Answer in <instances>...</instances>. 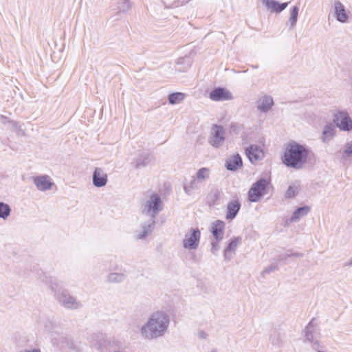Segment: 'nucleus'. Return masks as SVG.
<instances>
[{"label":"nucleus","mask_w":352,"mask_h":352,"mask_svg":"<svg viewBox=\"0 0 352 352\" xmlns=\"http://www.w3.org/2000/svg\"><path fill=\"white\" fill-rule=\"evenodd\" d=\"M210 170L208 168H201L198 170L196 175L194 176L202 185L209 179Z\"/></svg>","instance_id":"bb28decb"},{"label":"nucleus","mask_w":352,"mask_h":352,"mask_svg":"<svg viewBox=\"0 0 352 352\" xmlns=\"http://www.w3.org/2000/svg\"><path fill=\"white\" fill-rule=\"evenodd\" d=\"M53 342H54V344H56L57 346H59L61 342V344H62L61 346H63L64 345H65L67 347H69L70 349L76 351V352H79V351H80L79 347L76 344V343L74 341L69 340L67 337H61V341H59L56 338H54Z\"/></svg>","instance_id":"5701e85b"},{"label":"nucleus","mask_w":352,"mask_h":352,"mask_svg":"<svg viewBox=\"0 0 352 352\" xmlns=\"http://www.w3.org/2000/svg\"><path fill=\"white\" fill-rule=\"evenodd\" d=\"M351 156H352V140L346 143L342 154L344 159L350 157Z\"/></svg>","instance_id":"c9c22d12"},{"label":"nucleus","mask_w":352,"mask_h":352,"mask_svg":"<svg viewBox=\"0 0 352 352\" xmlns=\"http://www.w3.org/2000/svg\"><path fill=\"white\" fill-rule=\"evenodd\" d=\"M296 256V257H302L303 256V254L302 253H299V252H294V253H292V254H281L278 256V260L279 261H283L285 259H286L287 257H289V256Z\"/></svg>","instance_id":"58836bf2"},{"label":"nucleus","mask_w":352,"mask_h":352,"mask_svg":"<svg viewBox=\"0 0 352 352\" xmlns=\"http://www.w3.org/2000/svg\"><path fill=\"white\" fill-rule=\"evenodd\" d=\"M210 98L214 101L228 100L232 98V94L223 87L214 89L210 93Z\"/></svg>","instance_id":"9d476101"},{"label":"nucleus","mask_w":352,"mask_h":352,"mask_svg":"<svg viewBox=\"0 0 352 352\" xmlns=\"http://www.w3.org/2000/svg\"><path fill=\"white\" fill-rule=\"evenodd\" d=\"M333 124L341 131H352V119L346 110H338L333 115Z\"/></svg>","instance_id":"39448f33"},{"label":"nucleus","mask_w":352,"mask_h":352,"mask_svg":"<svg viewBox=\"0 0 352 352\" xmlns=\"http://www.w3.org/2000/svg\"><path fill=\"white\" fill-rule=\"evenodd\" d=\"M113 352H126L124 351H120V350H117V351H114Z\"/></svg>","instance_id":"de8ad7c7"},{"label":"nucleus","mask_w":352,"mask_h":352,"mask_svg":"<svg viewBox=\"0 0 352 352\" xmlns=\"http://www.w3.org/2000/svg\"><path fill=\"white\" fill-rule=\"evenodd\" d=\"M38 323L41 327H43L47 331H52L56 325L54 321L52 319L44 315L40 316L38 320Z\"/></svg>","instance_id":"a878e982"},{"label":"nucleus","mask_w":352,"mask_h":352,"mask_svg":"<svg viewBox=\"0 0 352 352\" xmlns=\"http://www.w3.org/2000/svg\"><path fill=\"white\" fill-rule=\"evenodd\" d=\"M210 352H217V351L216 349H213Z\"/></svg>","instance_id":"09e8293b"},{"label":"nucleus","mask_w":352,"mask_h":352,"mask_svg":"<svg viewBox=\"0 0 352 352\" xmlns=\"http://www.w3.org/2000/svg\"><path fill=\"white\" fill-rule=\"evenodd\" d=\"M243 165L242 159L239 154L233 155L226 161V167L228 170L235 171Z\"/></svg>","instance_id":"6ab92c4d"},{"label":"nucleus","mask_w":352,"mask_h":352,"mask_svg":"<svg viewBox=\"0 0 352 352\" xmlns=\"http://www.w3.org/2000/svg\"><path fill=\"white\" fill-rule=\"evenodd\" d=\"M225 134L226 131L222 126L214 124L208 138V143L214 148L221 147L225 142Z\"/></svg>","instance_id":"0eeeda50"},{"label":"nucleus","mask_w":352,"mask_h":352,"mask_svg":"<svg viewBox=\"0 0 352 352\" xmlns=\"http://www.w3.org/2000/svg\"><path fill=\"white\" fill-rule=\"evenodd\" d=\"M314 320H311L309 324L306 326L304 333H305V340L312 342H314Z\"/></svg>","instance_id":"c85d7f7f"},{"label":"nucleus","mask_w":352,"mask_h":352,"mask_svg":"<svg viewBox=\"0 0 352 352\" xmlns=\"http://www.w3.org/2000/svg\"><path fill=\"white\" fill-rule=\"evenodd\" d=\"M163 207L160 197L157 194H152L143 205L142 214L155 219L159 212L163 210Z\"/></svg>","instance_id":"20e7f679"},{"label":"nucleus","mask_w":352,"mask_h":352,"mask_svg":"<svg viewBox=\"0 0 352 352\" xmlns=\"http://www.w3.org/2000/svg\"><path fill=\"white\" fill-rule=\"evenodd\" d=\"M204 185L201 184L194 176L189 182H186L184 185V190L186 194L191 195L194 190L201 189Z\"/></svg>","instance_id":"a211bd4d"},{"label":"nucleus","mask_w":352,"mask_h":352,"mask_svg":"<svg viewBox=\"0 0 352 352\" xmlns=\"http://www.w3.org/2000/svg\"><path fill=\"white\" fill-rule=\"evenodd\" d=\"M155 226V219L149 218L148 221L142 224L141 230L138 232L136 238L138 239H146L149 234H151L153 232Z\"/></svg>","instance_id":"1a4fd4ad"},{"label":"nucleus","mask_w":352,"mask_h":352,"mask_svg":"<svg viewBox=\"0 0 352 352\" xmlns=\"http://www.w3.org/2000/svg\"><path fill=\"white\" fill-rule=\"evenodd\" d=\"M288 6V3H280L278 1L271 0L270 3L266 6L270 9L272 12L279 13L284 10Z\"/></svg>","instance_id":"cd10ccee"},{"label":"nucleus","mask_w":352,"mask_h":352,"mask_svg":"<svg viewBox=\"0 0 352 352\" xmlns=\"http://www.w3.org/2000/svg\"><path fill=\"white\" fill-rule=\"evenodd\" d=\"M170 322V316L165 311L153 312L140 329L142 337L148 340L163 337L168 331Z\"/></svg>","instance_id":"f257e3e1"},{"label":"nucleus","mask_w":352,"mask_h":352,"mask_svg":"<svg viewBox=\"0 0 352 352\" xmlns=\"http://www.w3.org/2000/svg\"><path fill=\"white\" fill-rule=\"evenodd\" d=\"M200 238L201 232L197 228L190 229L185 234L183 247L188 250H196L199 247Z\"/></svg>","instance_id":"6e6552de"},{"label":"nucleus","mask_w":352,"mask_h":352,"mask_svg":"<svg viewBox=\"0 0 352 352\" xmlns=\"http://www.w3.org/2000/svg\"><path fill=\"white\" fill-rule=\"evenodd\" d=\"M245 154L252 163H255L263 157V152L256 145H251L245 149Z\"/></svg>","instance_id":"2eb2a0df"},{"label":"nucleus","mask_w":352,"mask_h":352,"mask_svg":"<svg viewBox=\"0 0 352 352\" xmlns=\"http://www.w3.org/2000/svg\"><path fill=\"white\" fill-rule=\"evenodd\" d=\"M263 3L265 4V6H267L270 2L271 1L270 0H261Z\"/></svg>","instance_id":"49530a36"},{"label":"nucleus","mask_w":352,"mask_h":352,"mask_svg":"<svg viewBox=\"0 0 352 352\" xmlns=\"http://www.w3.org/2000/svg\"><path fill=\"white\" fill-rule=\"evenodd\" d=\"M33 181L37 189L41 191L50 190L54 184L47 175H40L34 177L33 178Z\"/></svg>","instance_id":"ddd939ff"},{"label":"nucleus","mask_w":352,"mask_h":352,"mask_svg":"<svg viewBox=\"0 0 352 352\" xmlns=\"http://www.w3.org/2000/svg\"><path fill=\"white\" fill-rule=\"evenodd\" d=\"M219 191L217 189H214L210 191L207 197V201L209 206H213L215 202L219 199Z\"/></svg>","instance_id":"72a5a7b5"},{"label":"nucleus","mask_w":352,"mask_h":352,"mask_svg":"<svg viewBox=\"0 0 352 352\" xmlns=\"http://www.w3.org/2000/svg\"><path fill=\"white\" fill-rule=\"evenodd\" d=\"M11 212L10 206L4 202L0 201V219H6Z\"/></svg>","instance_id":"7c9ffc66"},{"label":"nucleus","mask_w":352,"mask_h":352,"mask_svg":"<svg viewBox=\"0 0 352 352\" xmlns=\"http://www.w3.org/2000/svg\"><path fill=\"white\" fill-rule=\"evenodd\" d=\"M162 3H164L165 8L166 9L177 8L179 6V1H175L170 6H167L164 1H162Z\"/></svg>","instance_id":"a19ab883"},{"label":"nucleus","mask_w":352,"mask_h":352,"mask_svg":"<svg viewBox=\"0 0 352 352\" xmlns=\"http://www.w3.org/2000/svg\"><path fill=\"white\" fill-rule=\"evenodd\" d=\"M114 4L118 12H126L131 8V3L129 0H115Z\"/></svg>","instance_id":"c756f323"},{"label":"nucleus","mask_w":352,"mask_h":352,"mask_svg":"<svg viewBox=\"0 0 352 352\" xmlns=\"http://www.w3.org/2000/svg\"><path fill=\"white\" fill-rule=\"evenodd\" d=\"M270 341L274 345H278L280 343L279 333H274L272 334L270 337Z\"/></svg>","instance_id":"4c0bfd02"},{"label":"nucleus","mask_w":352,"mask_h":352,"mask_svg":"<svg viewBox=\"0 0 352 352\" xmlns=\"http://www.w3.org/2000/svg\"><path fill=\"white\" fill-rule=\"evenodd\" d=\"M274 104L273 98L270 96H265L262 98L258 109L262 112H267Z\"/></svg>","instance_id":"393cba45"},{"label":"nucleus","mask_w":352,"mask_h":352,"mask_svg":"<svg viewBox=\"0 0 352 352\" xmlns=\"http://www.w3.org/2000/svg\"><path fill=\"white\" fill-rule=\"evenodd\" d=\"M268 182L265 178H261L253 184L248 192V199L251 202H257L267 192Z\"/></svg>","instance_id":"423d86ee"},{"label":"nucleus","mask_w":352,"mask_h":352,"mask_svg":"<svg viewBox=\"0 0 352 352\" xmlns=\"http://www.w3.org/2000/svg\"><path fill=\"white\" fill-rule=\"evenodd\" d=\"M184 98V94L181 92H175L168 95V102L171 104H175L180 101H182Z\"/></svg>","instance_id":"473e14b6"},{"label":"nucleus","mask_w":352,"mask_h":352,"mask_svg":"<svg viewBox=\"0 0 352 352\" xmlns=\"http://www.w3.org/2000/svg\"><path fill=\"white\" fill-rule=\"evenodd\" d=\"M344 266H345V267L352 266V258L350 260H349L348 261L345 262L344 263Z\"/></svg>","instance_id":"37998d69"},{"label":"nucleus","mask_w":352,"mask_h":352,"mask_svg":"<svg viewBox=\"0 0 352 352\" xmlns=\"http://www.w3.org/2000/svg\"><path fill=\"white\" fill-rule=\"evenodd\" d=\"M198 335H199V338H200L201 339H205V338H206V336H207V334L204 331L199 332Z\"/></svg>","instance_id":"79ce46f5"},{"label":"nucleus","mask_w":352,"mask_h":352,"mask_svg":"<svg viewBox=\"0 0 352 352\" xmlns=\"http://www.w3.org/2000/svg\"><path fill=\"white\" fill-rule=\"evenodd\" d=\"M225 229V223L221 220H217L212 224L211 232L214 239L222 240Z\"/></svg>","instance_id":"dca6fc26"},{"label":"nucleus","mask_w":352,"mask_h":352,"mask_svg":"<svg viewBox=\"0 0 352 352\" xmlns=\"http://www.w3.org/2000/svg\"><path fill=\"white\" fill-rule=\"evenodd\" d=\"M309 153L305 145L292 140L285 146L282 162L287 167L300 170L307 163Z\"/></svg>","instance_id":"f03ea898"},{"label":"nucleus","mask_w":352,"mask_h":352,"mask_svg":"<svg viewBox=\"0 0 352 352\" xmlns=\"http://www.w3.org/2000/svg\"><path fill=\"white\" fill-rule=\"evenodd\" d=\"M333 9L334 16L336 20L341 23H345L349 16L344 6L339 0H336L334 1Z\"/></svg>","instance_id":"4468645a"},{"label":"nucleus","mask_w":352,"mask_h":352,"mask_svg":"<svg viewBox=\"0 0 352 352\" xmlns=\"http://www.w3.org/2000/svg\"><path fill=\"white\" fill-rule=\"evenodd\" d=\"M153 160V155L147 152H142L133 160L134 167L140 169L147 166Z\"/></svg>","instance_id":"f8f14e48"},{"label":"nucleus","mask_w":352,"mask_h":352,"mask_svg":"<svg viewBox=\"0 0 352 352\" xmlns=\"http://www.w3.org/2000/svg\"><path fill=\"white\" fill-rule=\"evenodd\" d=\"M310 211V208L307 206H304L298 208L294 212L290 218L291 222H297L301 217L306 216Z\"/></svg>","instance_id":"b1692460"},{"label":"nucleus","mask_w":352,"mask_h":352,"mask_svg":"<svg viewBox=\"0 0 352 352\" xmlns=\"http://www.w3.org/2000/svg\"><path fill=\"white\" fill-rule=\"evenodd\" d=\"M299 192L298 186L296 185H291L288 187L286 193L285 197L287 198H293Z\"/></svg>","instance_id":"f704fd0d"},{"label":"nucleus","mask_w":352,"mask_h":352,"mask_svg":"<svg viewBox=\"0 0 352 352\" xmlns=\"http://www.w3.org/2000/svg\"><path fill=\"white\" fill-rule=\"evenodd\" d=\"M241 208V204L238 200H232L227 206L226 219L232 220L237 215Z\"/></svg>","instance_id":"f3484780"},{"label":"nucleus","mask_w":352,"mask_h":352,"mask_svg":"<svg viewBox=\"0 0 352 352\" xmlns=\"http://www.w3.org/2000/svg\"><path fill=\"white\" fill-rule=\"evenodd\" d=\"M336 134V126L332 124L324 126L322 131V140L323 142H329Z\"/></svg>","instance_id":"412c9836"},{"label":"nucleus","mask_w":352,"mask_h":352,"mask_svg":"<svg viewBox=\"0 0 352 352\" xmlns=\"http://www.w3.org/2000/svg\"><path fill=\"white\" fill-rule=\"evenodd\" d=\"M221 241V240L214 239V241H212L211 252L213 254H216L217 252L219 250V249H220L219 242Z\"/></svg>","instance_id":"e433bc0d"},{"label":"nucleus","mask_w":352,"mask_h":352,"mask_svg":"<svg viewBox=\"0 0 352 352\" xmlns=\"http://www.w3.org/2000/svg\"><path fill=\"white\" fill-rule=\"evenodd\" d=\"M319 346L318 341L314 342L313 348L317 350V348Z\"/></svg>","instance_id":"a18cd8bd"},{"label":"nucleus","mask_w":352,"mask_h":352,"mask_svg":"<svg viewBox=\"0 0 352 352\" xmlns=\"http://www.w3.org/2000/svg\"><path fill=\"white\" fill-rule=\"evenodd\" d=\"M43 281L54 293V298L61 307L70 310H76L82 307V302L76 296L72 295L67 289L60 287L55 278L45 277Z\"/></svg>","instance_id":"7ed1b4c3"},{"label":"nucleus","mask_w":352,"mask_h":352,"mask_svg":"<svg viewBox=\"0 0 352 352\" xmlns=\"http://www.w3.org/2000/svg\"><path fill=\"white\" fill-rule=\"evenodd\" d=\"M126 275L123 272H111L107 276V281L111 284H118L124 282Z\"/></svg>","instance_id":"4be33fe9"},{"label":"nucleus","mask_w":352,"mask_h":352,"mask_svg":"<svg viewBox=\"0 0 352 352\" xmlns=\"http://www.w3.org/2000/svg\"><path fill=\"white\" fill-rule=\"evenodd\" d=\"M298 7L294 6L291 10L290 16L289 19V23L290 24V29H292L296 24L298 15Z\"/></svg>","instance_id":"2f4dec72"},{"label":"nucleus","mask_w":352,"mask_h":352,"mask_svg":"<svg viewBox=\"0 0 352 352\" xmlns=\"http://www.w3.org/2000/svg\"><path fill=\"white\" fill-rule=\"evenodd\" d=\"M241 243V236H235L231 239L227 248L224 250L223 256L226 260H230L231 256L229 254L230 252L235 251L237 246Z\"/></svg>","instance_id":"aec40b11"},{"label":"nucleus","mask_w":352,"mask_h":352,"mask_svg":"<svg viewBox=\"0 0 352 352\" xmlns=\"http://www.w3.org/2000/svg\"><path fill=\"white\" fill-rule=\"evenodd\" d=\"M277 270H278L277 265H272L268 266L266 268H265L262 272V274L264 276L266 274H270V273L273 272Z\"/></svg>","instance_id":"ea45409f"},{"label":"nucleus","mask_w":352,"mask_h":352,"mask_svg":"<svg viewBox=\"0 0 352 352\" xmlns=\"http://www.w3.org/2000/svg\"><path fill=\"white\" fill-rule=\"evenodd\" d=\"M92 181L96 187H103L107 183V175L101 168H96L93 173Z\"/></svg>","instance_id":"9b49d317"},{"label":"nucleus","mask_w":352,"mask_h":352,"mask_svg":"<svg viewBox=\"0 0 352 352\" xmlns=\"http://www.w3.org/2000/svg\"><path fill=\"white\" fill-rule=\"evenodd\" d=\"M21 352H41V350L38 349H33L31 350H23Z\"/></svg>","instance_id":"c03bdc74"}]
</instances>
